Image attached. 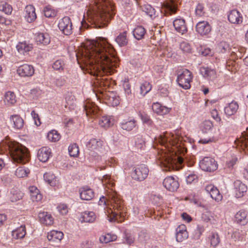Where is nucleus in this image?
Returning a JSON list of instances; mask_svg holds the SVG:
<instances>
[{"mask_svg": "<svg viewBox=\"0 0 248 248\" xmlns=\"http://www.w3.org/2000/svg\"><path fill=\"white\" fill-rule=\"evenodd\" d=\"M80 55L87 72L97 77L100 86L108 87V81L101 77L99 78L98 75H111L118 65L119 59L112 45L106 39L93 41L85 46Z\"/></svg>", "mask_w": 248, "mask_h": 248, "instance_id": "f257e3e1", "label": "nucleus"}, {"mask_svg": "<svg viewBox=\"0 0 248 248\" xmlns=\"http://www.w3.org/2000/svg\"><path fill=\"white\" fill-rule=\"evenodd\" d=\"M115 15L114 8L110 0H94L91 3L81 21L82 27L87 25V21L96 28L106 26Z\"/></svg>", "mask_w": 248, "mask_h": 248, "instance_id": "f03ea898", "label": "nucleus"}, {"mask_svg": "<svg viewBox=\"0 0 248 248\" xmlns=\"http://www.w3.org/2000/svg\"><path fill=\"white\" fill-rule=\"evenodd\" d=\"M102 183L108 189H111L112 192L108 195V198L104 196L100 197L98 204L101 206H105L107 204V201L109 200L113 206V210L110 209L111 215L108 216L109 221L110 222L116 221L122 222L124 219L127 212L124 201L119 195L112 190V187L115 185L113 180L111 178L110 175L106 174L104 175L103 177Z\"/></svg>", "mask_w": 248, "mask_h": 248, "instance_id": "7ed1b4c3", "label": "nucleus"}, {"mask_svg": "<svg viewBox=\"0 0 248 248\" xmlns=\"http://www.w3.org/2000/svg\"><path fill=\"white\" fill-rule=\"evenodd\" d=\"M171 145H170L168 152L163 153L160 158V163L164 170H179L182 168V164L185 162L184 159L177 153L180 152L183 154L186 152V149L180 148V145H175L174 142L171 140Z\"/></svg>", "mask_w": 248, "mask_h": 248, "instance_id": "20e7f679", "label": "nucleus"}, {"mask_svg": "<svg viewBox=\"0 0 248 248\" xmlns=\"http://www.w3.org/2000/svg\"><path fill=\"white\" fill-rule=\"evenodd\" d=\"M14 163L25 164L29 161L30 155L28 149L15 141H8L6 145Z\"/></svg>", "mask_w": 248, "mask_h": 248, "instance_id": "39448f33", "label": "nucleus"}, {"mask_svg": "<svg viewBox=\"0 0 248 248\" xmlns=\"http://www.w3.org/2000/svg\"><path fill=\"white\" fill-rule=\"evenodd\" d=\"M191 72L187 69H184L179 72L177 81L179 85L184 89L190 88V82L192 79Z\"/></svg>", "mask_w": 248, "mask_h": 248, "instance_id": "423d86ee", "label": "nucleus"}, {"mask_svg": "<svg viewBox=\"0 0 248 248\" xmlns=\"http://www.w3.org/2000/svg\"><path fill=\"white\" fill-rule=\"evenodd\" d=\"M149 173L147 167L143 164L138 165L134 168L131 173L133 179L138 181H142L145 180Z\"/></svg>", "mask_w": 248, "mask_h": 248, "instance_id": "0eeeda50", "label": "nucleus"}, {"mask_svg": "<svg viewBox=\"0 0 248 248\" xmlns=\"http://www.w3.org/2000/svg\"><path fill=\"white\" fill-rule=\"evenodd\" d=\"M58 26L62 32L65 35H69L73 32L72 23L68 16H64L61 19Z\"/></svg>", "mask_w": 248, "mask_h": 248, "instance_id": "6e6552de", "label": "nucleus"}, {"mask_svg": "<svg viewBox=\"0 0 248 248\" xmlns=\"http://www.w3.org/2000/svg\"><path fill=\"white\" fill-rule=\"evenodd\" d=\"M200 167L202 170L210 172L217 169V164L214 159L205 157L200 161Z\"/></svg>", "mask_w": 248, "mask_h": 248, "instance_id": "1a4fd4ad", "label": "nucleus"}, {"mask_svg": "<svg viewBox=\"0 0 248 248\" xmlns=\"http://www.w3.org/2000/svg\"><path fill=\"white\" fill-rule=\"evenodd\" d=\"M171 138L170 137V134L167 132L164 133L163 135H160L158 137L155 138L154 143L159 144L161 146L165 148L164 150L168 151L170 145H171Z\"/></svg>", "mask_w": 248, "mask_h": 248, "instance_id": "9d476101", "label": "nucleus"}, {"mask_svg": "<svg viewBox=\"0 0 248 248\" xmlns=\"http://www.w3.org/2000/svg\"><path fill=\"white\" fill-rule=\"evenodd\" d=\"M84 108L87 116L94 118L99 116V108L94 103L87 101L84 105Z\"/></svg>", "mask_w": 248, "mask_h": 248, "instance_id": "9b49d317", "label": "nucleus"}, {"mask_svg": "<svg viewBox=\"0 0 248 248\" xmlns=\"http://www.w3.org/2000/svg\"><path fill=\"white\" fill-rule=\"evenodd\" d=\"M162 7L166 16L174 14L177 11V5L174 0H166L162 3Z\"/></svg>", "mask_w": 248, "mask_h": 248, "instance_id": "f8f14e48", "label": "nucleus"}, {"mask_svg": "<svg viewBox=\"0 0 248 248\" xmlns=\"http://www.w3.org/2000/svg\"><path fill=\"white\" fill-rule=\"evenodd\" d=\"M163 184L168 190L171 192L176 191L179 186L178 181L173 176H168L165 178Z\"/></svg>", "mask_w": 248, "mask_h": 248, "instance_id": "ddd939ff", "label": "nucleus"}, {"mask_svg": "<svg viewBox=\"0 0 248 248\" xmlns=\"http://www.w3.org/2000/svg\"><path fill=\"white\" fill-rule=\"evenodd\" d=\"M17 72L21 77H31L34 72L33 67L31 65L24 64L18 67Z\"/></svg>", "mask_w": 248, "mask_h": 248, "instance_id": "4468645a", "label": "nucleus"}, {"mask_svg": "<svg viewBox=\"0 0 248 248\" xmlns=\"http://www.w3.org/2000/svg\"><path fill=\"white\" fill-rule=\"evenodd\" d=\"M205 191L210 194L211 197L218 202L222 200V196L218 189L213 185H208L205 187Z\"/></svg>", "mask_w": 248, "mask_h": 248, "instance_id": "2eb2a0df", "label": "nucleus"}, {"mask_svg": "<svg viewBox=\"0 0 248 248\" xmlns=\"http://www.w3.org/2000/svg\"><path fill=\"white\" fill-rule=\"evenodd\" d=\"M196 29L201 35H206L211 31V26L207 21H200L197 24Z\"/></svg>", "mask_w": 248, "mask_h": 248, "instance_id": "dca6fc26", "label": "nucleus"}, {"mask_svg": "<svg viewBox=\"0 0 248 248\" xmlns=\"http://www.w3.org/2000/svg\"><path fill=\"white\" fill-rule=\"evenodd\" d=\"M188 237L186 226L184 224L179 225L176 230V239L177 242H182Z\"/></svg>", "mask_w": 248, "mask_h": 248, "instance_id": "f3484780", "label": "nucleus"}, {"mask_svg": "<svg viewBox=\"0 0 248 248\" xmlns=\"http://www.w3.org/2000/svg\"><path fill=\"white\" fill-rule=\"evenodd\" d=\"M234 187L235 195L237 198L243 197L248 189L247 186L239 180L234 182Z\"/></svg>", "mask_w": 248, "mask_h": 248, "instance_id": "a211bd4d", "label": "nucleus"}, {"mask_svg": "<svg viewBox=\"0 0 248 248\" xmlns=\"http://www.w3.org/2000/svg\"><path fill=\"white\" fill-rule=\"evenodd\" d=\"M229 21L232 24H240L243 21L242 14L236 10L230 11L228 16Z\"/></svg>", "mask_w": 248, "mask_h": 248, "instance_id": "6ab92c4d", "label": "nucleus"}, {"mask_svg": "<svg viewBox=\"0 0 248 248\" xmlns=\"http://www.w3.org/2000/svg\"><path fill=\"white\" fill-rule=\"evenodd\" d=\"M25 18L29 23L33 22L36 18L35 8L31 5H29L25 7Z\"/></svg>", "mask_w": 248, "mask_h": 248, "instance_id": "aec40b11", "label": "nucleus"}, {"mask_svg": "<svg viewBox=\"0 0 248 248\" xmlns=\"http://www.w3.org/2000/svg\"><path fill=\"white\" fill-rule=\"evenodd\" d=\"M173 26L175 30L184 34L187 31V27L186 24L185 20L182 18H177L173 21Z\"/></svg>", "mask_w": 248, "mask_h": 248, "instance_id": "412c9836", "label": "nucleus"}, {"mask_svg": "<svg viewBox=\"0 0 248 248\" xmlns=\"http://www.w3.org/2000/svg\"><path fill=\"white\" fill-rule=\"evenodd\" d=\"M18 52L23 55H25L33 49V45L26 41L19 42L16 46Z\"/></svg>", "mask_w": 248, "mask_h": 248, "instance_id": "4be33fe9", "label": "nucleus"}, {"mask_svg": "<svg viewBox=\"0 0 248 248\" xmlns=\"http://www.w3.org/2000/svg\"><path fill=\"white\" fill-rule=\"evenodd\" d=\"M238 108L239 105L238 103L234 101H232L228 104L224 108V112L227 116L230 117L235 115Z\"/></svg>", "mask_w": 248, "mask_h": 248, "instance_id": "5701e85b", "label": "nucleus"}, {"mask_svg": "<svg viewBox=\"0 0 248 248\" xmlns=\"http://www.w3.org/2000/svg\"><path fill=\"white\" fill-rule=\"evenodd\" d=\"M200 71L204 78L209 80H213L217 78L216 72L214 69L208 67H202Z\"/></svg>", "mask_w": 248, "mask_h": 248, "instance_id": "b1692460", "label": "nucleus"}, {"mask_svg": "<svg viewBox=\"0 0 248 248\" xmlns=\"http://www.w3.org/2000/svg\"><path fill=\"white\" fill-rule=\"evenodd\" d=\"M51 150L47 147H43L38 152L37 156L39 160L43 162H46L51 155Z\"/></svg>", "mask_w": 248, "mask_h": 248, "instance_id": "393cba45", "label": "nucleus"}, {"mask_svg": "<svg viewBox=\"0 0 248 248\" xmlns=\"http://www.w3.org/2000/svg\"><path fill=\"white\" fill-rule=\"evenodd\" d=\"M40 222L46 225H51L53 223V218L47 212H40L38 214Z\"/></svg>", "mask_w": 248, "mask_h": 248, "instance_id": "a878e982", "label": "nucleus"}, {"mask_svg": "<svg viewBox=\"0 0 248 248\" xmlns=\"http://www.w3.org/2000/svg\"><path fill=\"white\" fill-rule=\"evenodd\" d=\"M96 218V216L94 212L85 211L82 214L79 219L81 222L93 223Z\"/></svg>", "mask_w": 248, "mask_h": 248, "instance_id": "bb28decb", "label": "nucleus"}, {"mask_svg": "<svg viewBox=\"0 0 248 248\" xmlns=\"http://www.w3.org/2000/svg\"><path fill=\"white\" fill-rule=\"evenodd\" d=\"M94 192L92 189L87 187L80 189V197L82 200L89 201L92 200Z\"/></svg>", "mask_w": 248, "mask_h": 248, "instance_id": "cd10ccee", "label": "nucleus"}, {"mask_svg": "<svg viewBox=\"0 0 248 248\" xmlns=\"http://www.w3.org/2000/svg\"><path fill=\"white\" fill-rule=\"evenodd\" d=\"M152 109L154 112L163 115L168 113L170 108L162 106L160 103L156 102L153 104Z\"/></svg>", "mask_w": 248, "mask_h": 248, "instance_id": "c85d7f7f", "label": "nucleus"}, {"mask_svg": "<svg viewBox=\"0 0 248 248\" xmlns=\"http://www.w3.org/2000/svg\"><path fill=\"white\" fill-rule=\"evenodd\" d=\"M31 199L33 202H38L42 200V195L39 190L35 186H31L29 188Z\"/></svg>", "mask_w": 248, "mask_h": 248, "instance_id": "c756f323", "label": "nucleus"}, {"mask_svg": "<svg viewBox=\"0 0 248 248\" xmlns=\"http://www.w3.org/2000/svg\"><path fill=\"white\" fill-rule=\"evenodd\" d=\"M10 121L13 122L14 127L17 129H21L24 125L23 119L18 115H13L10 117Z\"/></svg>", "mask_w": 248, "mask_h": 248, "instance_id": "7c9ffc66", "label": "nucleus"}, {"mask_svg": "<svg viewBox=\"0 0 248 248\" xmlns=\"http://www.w3.org/2000/svg\"><path fill=\"white\" fill-rule=\"evenodd\" d=\"M63 236V234L62 232L53 230L48 233L47 237L49 241L55 242L61 240Z\"/></svg>", "mask_w": 248, "mask_h": 248, "instance_id": "2f4dec72", "label": "nucleus"}, {"mask_svg": "<svg viewBox=\"0 0 248 248\" xmlns=\"http://www.w3.org/2000/svg\"><path fill=\"white\" fill-rule=\"evenodd\" d=\"M137 125V121L134 119L124 121L120 123L121 127L126 131H131Z\"/></svg>", "mask_w": 248, "mask_h": 248, "instance_id": "473e14b6", "label": "nucleus"}, {"mask_svg": "<svg viewBox=\"0 0 248 248\" xmlns=\"http://www.w3.org/2000/svg\"><path fill=\"white\" fill-rule=\"evenodd\" d=\"M99 124L104 128L109 127L113 124V120L108 116H102L99 118Z\"/></svg>", "mask_w": 248, "mask_h": 248, "instance_id": "72a5a7b5", "label": "nucleus"}, {"mask_svg": "<svg viewBox=\"0 0 248 248\" xmlns=\"http://www.w3.org/2000/svg\"><path fill=\"white\" fill-rule=\"evenodd\" d=\"M4 101L7 106L14 104L16 101L14 93L10 91L6 92L4 95Z\"/></svg>", "mask_w": 248, "mask_h": 248, "instance_id": "f704fd0d", "label": "nucleus"}, {"mask_svg": "<svg viewBox=\"0 0 248 248\" xmlns=\"http://www.w3.org/2000/svg\"><path fill=\"white\" fill-rule=\"evenodd\" d=\"M36 41L37 44L47 45L50 43V38L47 34L43 33H38L36 37Z\"/></svg>", "mask_w": 248, "mask_h": 248, "instance_id": "c9c22d12", "label": "nucleus"}, {"mask_svg": "<svg viewBox=\"0 0 248 248\" xmlns=\"http://www.w3.org/2000/svg\"><path fill=\"white\" fill-rule=\"evenodd\" d=\"M247 212L245 210H241L235 214V218L238 223L245 225L247 222Z\"/></svg>", "mask_w": 248, "mask_h": 248, "instance_id": "e433bc0d", "label": "nucleus"}, {"mask_svg": "<svg viewBox=\"0 0 248 248\" xmlns=\"http://www.w3.org/2000/svg\"><path fill=\"white\" fill-rule=\"evenodd\" d=\"M26 233L25 227L21 226L19 228L12 232V236L15 239L23 238Z\"/></svg>", "mask_w": 248, "mask_h": 248, "instance_id": "4c0bfd02", "label": "nucleus"}, {"mask_svg": "<svg viewBox=\"0 0 248 248\" xmlns=\"http://www.w3.org/2000/svg\"><path fill=\"white\" fill-rule=\"evenodd\" d=\"M127 32L124 31L121 33L115 39V41L118 43L120 46H124L128 43L127 38Z\"/></svg>", "mask_w": 248, "mask_h": 248, "instance_id": "58836bf2", "label": "nucleus"}, {"mask_svg": "<svg viewBox=\"0 0 248 248\" xmlns=\"http://www.w3.org/2000/svg\"><path fill=\"white\" fill-rule=\"evenodd\" d=\"M101 146V142L95 139H92L87 144V148L91 151H97Z\"/></svg>", "mask_w": 248, "mask_h": 248, "instance_id": "ea45409f", "label": "nucleus"}, {"mask_svg": "<svg viewBox=\"0 0 248 248\" xmlns=\"http://www.w3.org/2000/svg\"><path fill=\"white\" fill-rule=\"evenodd\" d=\"M145 32V29L140 26H137L133 31V35L137 40L143 38Z\"/></svg>", "mask_w": 248, "mask_h": 248, "instance_id": "a19ab883", "label": "nucleus"}, {"mask_svg": "<svg viewBox=\"0 0 248 248\" xmlns=\"http://www.w3.org/2000/svg\"><path fill=\"white\" fill-rule=\"evenodd\" d=\"M238 142L242 148H246L248 150V128L246 131L242 133V137L238 140Z\"/></svg>", "mask_w": 248, "mask_h": 248, "instance_id": "79ce46f5", "label": "nucleus"}, {"mask_svg": "<svg viewBox=\"0 0 248 248\" xmlns=\"http://www.w3.org/2000/svg\"><path fill=\"white\" fill-rule=\"evenodd\" d=\"M117 236L115 234L107 233L102 235L99 238V241L101 243H108L110 242L115 241Z\"/></svg>", "mask_w": 248, "mask_h": 248, "instance_id": "37998d69", "label": "nucleus"}, {"mask_svg": "<svg viewBox=\"0 0 248 248\" xmlns=\"http://www.w3.org/2000/svg\"><path fill=\"white\" fill-rule=\"evenodd\" d=\"M150 238L149 234L146 231L142 230L139 233L138 241L141 244H145L147 243Z\"/></svg>", "mask_w": 248, "mask_h": 248, "instance_id": "c03bdc74", "label": "nucleus"}, {"mask_svg": "<svg viewBox=\"0 0 248 248\" xmlns=\"http://www.w3.org/2000/svg\"><path fill=\"white\" fill-rule=\"evenodd\" d=\"M213 127V124L211 121L207 120L202 122L200 126V128L202 132L204 133H207L208 131L211 130Z\"/></svg>", "mask_w": 248, "mask_h": 248, "instance_id": "a18cd8bd", "label": "nucleus"}, {"mask_svg": "<svg viewBox=\"0 0 248 248\" xmlns=\"http://www.w3.org/2000/svg\"><path fill=\"white\" fill-rule=\"evenodd\" d=\"M43 12L46 17L52 18L55 17L57 15V12L50 5L44 7Z\"/></svg>", "mask_w": 248, "mask_h": 248, "instance_id": "49530a36", "label": "nucleus"}, {"mask_svg": "<svg viewBox=\"0 0 248 248\" xmlns=\"http://www.w3.org/2000/svg\"><path fill=\"white\" fill-rule=\"evenodd\" d=\"M47 138L51 142H57L61 139V135L58 131L53 130L48 133Z\"/></svg>", "mask_w": 248, "mask_h": 248, "instance_id": "de8ad7c7", "label": "nucleus"}, {"mask_svg": "<svg viewBox=\"0 0 248 248\" xmlns=\"http://www.w3.org/2000/svg\"><path fill=\"white\" fill-rule=\"evenodd\" d=\"M30 173V170L24 167L18 168L15 172L16 175L19 178H23L27 176Z\"/></svg>", "mask_w": 248, "mask_h": 248, "instance_id": "09e8293b", "label": "nucleus"}, {"mask_svg": "<svg viewBox=\"0 0 248 248\" xmlns=\"http://www.w3.org/2000/svg\"><path fill=\"white\" fill-rule=\"evenodd\" d=\"M211 245L213 247H217L220 242L219 235L216 232H212L209 237Z\"/></svg>", "mask_w": 248, "mask_h": 248, "instance_id": "8fccbe9b", "label": "nucleus"}, {"mask_svg": "<svg viewBox=\"0 0 248 248\" xmlns=\"http://www.w3.org/2000/svg\"><path fill=\"white\" fill-rule=\"evenodd\" d=\"M151 89L152 86L150 84V83L148 82L145 81L140 86V93L143 96H144L146 94H147L149 92L151 91Z\"/></svg>", "mask_w": 248, "mask_h": 248, "instance_id": "3c124183", "label": "nucleus"}, {"mask_svg": "<svg viewBox=\"0 0 248 248\" xmlns=\"http://www.w3.org/2000/svg\"><path fill=\"white\" fill-rule=\"evenodd\" d=\"M68 152L71 156L76 157L79 154V149L76 143L71 144L68 147Z\"/></svg>", "mask_w": 248, "mask_h": 248, "instance_id": "603ef678", "label": "nucleus"}, {"mask_svg": "<svg viewBox=\"0 0 248 248\" xmlns=\"http://www.w3.org/2000/svg\"><path fill=\"white\" fill-rule=\"evenodd\" d=\"M0 11L6 14H10L12 11V7L6 2H1L0 3Z\"/></svg>", "mask_w": 248, "mask_h": 248, "instance_id": "864d4df0", "label": "nucleus"}, {"mask_svg": "<svg viewBox=\"0 0 248 248\" xmlns=\"http://www.w3.org/2000/svg\"><path fill=\"white\" fill-rule=\"evenodd\" d=\"M140 116L144 124H145L149 126L153 125V122L150 118L149 116L144 112L140 113Z\"/></svg>", "mask_w": 248, "mask_h": 248, "instance_id": "5fc2aeb1", "label": "nucleus"}, {"mask_svg": "<svg viewBox=\"0 0 248 248\" xmlns=\"http://www.w3.org/2000/svg\"><path fill=\"white\" fill-rule=\"evenodd\" d=\"M180 48L184 53H190L191 52V46L187 42L183 41L180 44Z\"/></svg>", "mask_w": 248, "mask_h": 248, "instance_id": "6e6d98bb", "label": "nucleus"}, {"mask_svg": "<svg viewBox=\"0 0 248 248\" xmlns=\"http://www.w3.org/2000/svg\"><path fill=\"white\" fill-rule=\"evenodd\" d=\"M143 11L152 18H154L155 16V9L150 5H146L144 8Z\"/></svg>", "mask_w": 248, "mask_h": 248, "instance_id": "4d7b16f0", "label": "nucleus"}, {"mask_svg": "<svg viewBox=\"0 0 248 248\" xmlns=\"http://www.w3.org/2000/svg\"><path fill=\"white\" fill-rule=\"evenodd\" d=\"M64 65L63 61L59 60L53 63L52 67L55 70L62 71L63 70Z\"/></svg>", "mask_w": 248, "mask_h": 248, "instance_id": "13d9d810", "label": "nucleus"}, {"mask_svg": "<svg viewBox=\"0 0 248 248\" xmlns=\"http://www.w3.org/2000/svg\"><path fill=\"white\" fill-rule=\"evenodd\" d=\"M218 48L222 53H224L231 49L229 44L226 42H221L218 44Z\"/></svg>", "mask_w": 248, "mask_h": 248, "instance_id": "bf43d9fd", "label": "nucleus"}, {"mask_svg": "<svg viewBox=\"0 0 248 248\" xmlns=\"http://www.w3.org/2000/svg\"><path fill=\"white\" fill-rule=\"evenodd\" d=\"M54 178V176L50 173H46L44 174V180L51 186H53L55 184V183L53 181Z\"/></svg>", "mask_w": 248, "mask_h": 248, "instance_id": "052dcab7", "label": "nucleus"}, {"mask_svg": "<svg viewBox=\"0 0 248 248\" xmlns=\"http://www.w3.org/2000/svg\"><path fill=\"white\" fill-rule=\"evenodd\" d=\"M125 243L127 245H130L134 243L135 238L132 234L129 233H125L124 237Z\"/></svg>", "mask_w": 248, "mask_h": 248, "instance_id": "680f3d73", "label": "nucleus"}, {"mask_svg": "<svg viewBox=\"0 0 248 248\" xmlns=\"http://www.w3.org/2000/svg\"><path fill=\"white\" fill-rule=\"evenodd\" d=\"M23 197V193L20 192H16L13 194L11 197V200L12 202H16L21 199Z\"/></svg>", "mask_w": 248, "mask_h": 248, "instance_id": "e2e57ef3", "label": "nucleus"}, {"mask_svg": "<svg viewBox=\"0 0 248 248\" xmlns=\"http://www.w3.org/2000/svg\"><path fill=\"white\" fill-rule=\"evenodd\" d=\"M196 14L199 16H202L204 14V7L202 4L199 3L195 9Z\"/></svg>", "mask_w": 248, "mask_h": 248, "instance_id": "0e129e2a", "label": "nucleus"}, {"mask_svg": "<svg viewBox=\"0 0 248 248\" xmlns=\"http://www.w3.org/2000/svg\"><path fill=\"white\" fill-rule=\"evenodd\" d=\"M211 114L212 118L215 120L217 122H220L221 121V119L220 117L219 116V112L216 109H214L212 110L211 112Z\"/></svg>", "mask_w": 248, "mask_h": 248, "instance_id": "69168bd1", "label": "nucleus"}, {"mask_svg": "<svg viewBox=\"0 0 248 248\" xmlns=\"http://www.w3.org/2000/svg\"><path fill=\"white\" fill-rule=\"evenodd\" d=\"M31 114L34 119L35 124L37 126L40 125L41 124V122L38 114L36 113L34 110L31 111Z\"/></svg>", "mask_w": 248, "mask_h": 248, "instance_id": "338daca9", "label": "nucleus"}, {"mask_svg": "<svg viewBox=\"0 0 248 248\" xmlns=\"http://www.w3.org/2000/svg\"><path fill=\"white\" fill-rule=\"evenodd\" d=\"M93 242L89 240H85L81 244L82 248H93Z\"/></svg>", "mask_w": 248, "mask_h": 248, "instance_id": "774afa93", "label": "nucleus"}]
</instances>
